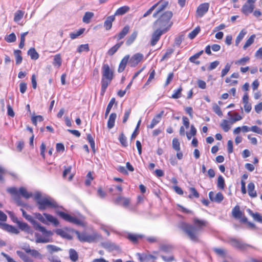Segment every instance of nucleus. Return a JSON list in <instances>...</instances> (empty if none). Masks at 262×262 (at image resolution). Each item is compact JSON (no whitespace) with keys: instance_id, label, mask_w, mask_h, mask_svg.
<instances>
[{"instance_id":"1","label":"nucleus","mask_w":262,"mask_h":262,"mask_svg":"<svg viewBox=\"0 0 262 262\" xmlns=\"http://www.w3.org/2000/svg\"><path fill=\"white\" fill-rule=\"evenodd\" d=\"M193 224V225H191L182 223L181 228L192 241H197L200 232L203 227L206 226L207 222L205 221L194 219Z\"/></svg>"},{"instance_id":"2","label":"nucleus","mask_w":262,"mask_h":262,"mask_svg":"<svg viewBox=\"0 0 262 262\" xmlns=\"http://www.w3.org/2000/svg\"><path fill=\"white\" fill-rule=\"evenodd\" d=\"M172 16L173 13L170 11H167L160 14L154 24V28H158L167 32L173 24L170 20Z\"/></svg>"},{"instance_id":"3","label":"nucleus","mask_w":262,"mask_h":262,"mask_svg":"<svg viewBox=\"0 0 262 262\" xmlns=\"http://www.w3.org/2000/svg\"><path fill=\"white\" fill-rule=\"evenodd\" d=\"M40 210H44L48 208H56L57 207V203L51 197L47 195H42L41 193L36 192L34 195Z\"/></svg>"},{"instance_id":"4","label":"nucleus","mask_w":262,"mask_h":262,"mask_svg":"<svg viewBox=\"0 0 262 262\" xmlns=\"http://www.w3.org/2000/svg\"><path fill=\"white\" fill-rule=\"evenodd\" d=\"M101 95H103L107 87L113 78V72L107 64H103L102 68Z\"/></svg>"},{"instance_id":"5","label":"nucleus","mask_w":262,"mask_h":262,"mask_svg":"<svg viewBox=\"0 0 262 262\" xmlns=\"http://www.w3.org/2000/svg\"><path fill=\"white\" fill-rule=\"evenodd\" d=\"M78 239L81 242L94 243L101 239V235L97 232L94 231L91 234L86 232L80 233L78 231H75Z\"/></svg>"},{"instance_id":"6","label":"nucleus","mask_w":262,"mask_h":262,"mask_svg":"<svg viewBox=\"0 0 262 262\" xmlns=\"http://www.w3.org/2000/svg\"><path fill=\"white\" fill-rule=\"evenodd\" d=\"M43 216L39 213H34L35 217L43 224H47V221H48L53 223L55 226L58 225V221L52 215L48 213H43Z\"/></svg>"},{"instance_id":"7","label":"nucleus","mask_w":262,"mask_h":262,"mask_svg":"<svg viewBox=\"0 0 262 262\" xmlns=\"http://www.w3.org/2000/svg\"><path fill=\"white\" fill-rule=\"evenodd\" d=\"M168 5V2L167 1L161 0L156 3L154 6H155L156 11L154 13L152 16L155 18H157L160 14L163 13V11L165 10Z\"/></svg>"},{"instance_id":"8","label":"nucleus","mask_w":262,"mask_h":262,"mask_svg":"<svg viewBox=\"0 0 262 262\" xmlns=\"http://www.w3.org/2000/svg\"><path fill=\"white\" fill-rule=\"evenodd\" d=\"M25 219L33 225L34 227L36 230H39L43 234L46 235H52L53 233L51 231L47 230L44 227L41 226V225L37 223L34 219H33L31 215H28L26 216Z\"/></svg>"},{"instance_id":"9","label":"nucleus","mask_w":262,"mask_h":262,"mask_svg":"<svg viewBox=\"0 0 262 262\" xmlns=\"http://www.w3.org/2000/svg\"><path fill=\"white\" fill-rule=\"evenodd\" d=\"M229 242L233 247L241 250H245L248 248L252 247V246L249 244L244 243L242 241L233 238H230Z\"/></svg>"},{"instance_id":"10","label":"nucleus","mask_w":262,"mask_h":262,"mask_svg":"<svg viewBox=\"0 0 262 262\" xmlns=\"http://www.w3.org/2000/svg\"><path fill=\"white\" fill-rule=\"evenodd\" d=\"M57 213L60 217H61L66 221H68L72 223H74L76 225L81 224V221L74 216H71L62 211H59L57 212Z\"/></svg>"},{"instance_id":"11","label":"nucleus","mask_w":262,"mask_h":262,"mask_svg":"<svg viewBox=\"0 0 262 262\" xmlns=\"http://www.w3.org/2000/svg\"><path fill=\"white\" fill-rule=\"evenodd\" d=\"M155 29V31L152 33L151 40V45L154 46H155L157 42L159 40L161 36L163 34L166 33L167 31L158 28H154Z\"/></svg>"},{"instance_id":"12","label":"nucleus","mask_w":262,"mask_h":262,"mask_svg":"<svg viewBox=\"0 0 262 262\" xmlns=\"http://www.w3.org/2000/svg\"><path fill=\"white\" fill-rule=\"evenodd\" d=\"M209 4L208 3H205L200 5L196 9V17H202L208 11Z\"/></svg>"},{"instance_id":"13","label":"nucleus","mask_w":262,"mask_h":262,"mask_svg":"<svg viewBox=\"0 0 262 262\" xmlns=\"http://www.w3.org/2000/svg\"><path fill=\"white\" fill-rule=\"evenodd\" d=\"M143 55L140 53L135 54L129 59V64L132 67H136L143 58Z\"/></svg>"},{"instance_id":"14","label":"nucleus","mask_w":262,"mask_h":262,"mask_svg":"<svg viewBox=\"0 0 262 262\" xmlns=\"http://www.w3.org/2000/svg\"><path fill=\"white\" fill-rule=\"evenodd\" d=\"M209 197L212 201L217 203L221 202L224 199V196L221 192L215 194L213 192L210 191L209 193Z\"/></svg>"},{"instance_id":"15","label":"nucleus","mask_w":262,"mask_h":262,"mask_svg":"<svg viewBox=\"0 0 262 262\" xmlns=\"http://www.w3.org/2000/svg\"><path fill=\"white\" fill-rule=\"evenodd\" d=\"M0 227L2 228L10 233L17 234L19 233V230L14 226L7 224L0 223Z\"/></svg>"},{"instance_id":"16","label":"nucleus","mask_w":262,"mask_h":262,"mask_svg":"<svg viewBox=\"0 0 262 262\" xmlns=\"http://www.w3.org/2000/svg\"><path fill=\"white\" fill-rule=\"evenodd\" d=\"M254 8V5L252 3H246L243 5L242 8V12L245 15L251 13Z\"/></svg>"},{"instance_id":"17","label":"nucleus","mask_w":262,"mask_h":262,"mask_svg":"<svg viewBox=\"0 0 262 262\" xmlns=\"http://www.w3.org/2000/svg\"><path fill=\"white\" fill-rule=\"evenodd\" d=\"M55 233L63 238L68 239L72 238V236L69 234L67 229H57L55 230Z\"/></svg>"},{"instance_id":"18","label":"nucleus","mask_w":262,"mask_h":262,"mask_svg":"<svg viewBox=\"0 0 262 262\" xmlns=\"http://www.w3.org/2000/svg\"><path fill=\"white\" fill-rule=\"evenodd\" d=\"M7 191L10 193L11 194L14 196V199L18 203V205H20V198L18 196V191L15 187H10L7 189Z\"/></svg>"},{"instance_id":"19","label":"nucleus","mask_w":262,"mask_h":262,"mask_svg":"<svg viewBox=\"0 0 262 262\" xmlns=\"http://www.w3.org/2000/svg\"><path fill=\"white\" fill-rule=\"evenodd\" d=\"M164 114V111H162L159 114L157 115L152 120L151 122L148 127L153 128L161 120V117Z\"/></svg>"},{"instance_id":"20","label":"nucleus","mask_w":262,"mask_h":262,"mask_svg":"<svg viewBox=\"0 0 262 262\" xmlns=\"http://www.w3.org/2000/svg\"><path fill=\"white\" fill-rule=\"evenodd\" d=\"M129 56L128 55H126L124 57V58L122 59V60L121 61V62L120 63L119 66V68L118 69V72L121 73L124 70L127 63L128 62H129Z\"/></svg>"},{"instance_id":"21","label":"nucleus","mask_w":262,"mask_h":262,"mask_svg":"<svg viewBox=\"0 0 262 262\" xmlns=\"http://www.w3.org/2000/svg\"><path fill=\"white\" fill-rule=\"evenodd\" d=\"M248 193L251 198H256L257 196L256 191L255 190V185L253 182H250L248 185Z\"/></svg>"},{"instance_id":"22","label":"nucleus","mask_w":262,"mask_h":262,"mask_svg":"<svg viewBox=\"0 0 262 262\" xmlns=\"http://www.w3.org/2000/svg\"><path fill=\"white\" fill-rule=\"evenodd\" d=\"M115 20V15L108 16L104 24V26L106 30H110L112 26V23Z\"/></svg>"},{"instance_id":"23","label":"nucleus","mask_w":262,"mask_h":262,"mask_svg":"<svg viewBox=\"0 0 262 262\" xmlns=\"http://www.w3.org/2000/svg\"><path fill=\"white\" fill-rule=\"evenodd\" d=\"M16 253L17 255L24 261V262H34V260L31 259L26 254L20 251H17Z\"/></svg>"},{"instance_id":"24","label":"nucleus","mask_w":262,"mask_h":262,"mask_svg":"<svg viewBox=\"0 0 262 262\" xmlns=\"http://www.w3.org/2000/svg\"><path fill=\"white\" fill-rule=\"evenodd\" d=\"M116 117L117 115L116 113H112L110 115L108 120L107 121V127L109 129H111L114 126Z\"/></svg>"},{"instance_id":"25","label":"nucleus","mask_w":262,"mask_h":262,"mask_svg":"<svg viewBox=\"0 0 262 262\" xmlns=\"http://www.w3.org/2000/svg\"><path fill=\"white\" fill-rule=\"evenodd\" d=\"M247 212L249 213V215H250L253 219L258 222L261 223L262 222V216L260 215V214L258 213H253L252 211L250 209H248L247 210Z\"/></svg>"},{"instance_id":"26","label":"nucleus","mask_w":262,"mask_h":262,"mask_svg":"<svg viewBox=\"0 0 262 262\" xmlns=\"http://www.w3.org/2000/svg\"><path fill=\"white\" fill-rule=\"evenodd\" d=\"M129 10V7L127 6H124L118 8L116 12L115 13L114 15H122L125 13H126Z\"/></svg>"},{"instance_id":"27","label":"nucleus","mask_w":262,"mask_h":262,"mask_svg":"<svg viewBox=\"0 0 262 262\" xmlns=\"http://www.w3.org/2000/svg\"><path fill=\"white\" fill-rule=\"evenodd\" d=\"M46 249L50 254H53L54 252H58L62 250L60 248L53 245H47Z\"/></svg>"},{"instance_id":"28","label":"nucleus","mask_w":262,"mask_h":262,"mask_svg":"<svg viewBox=\"0 0 262 262\" xmlns=\"http://www.w3.org/2000/svg\"><path fill=\"white\" fill-rule=\"evenodd\" d=\"M102 246L110 250V251H113L114 250H117L118 249V246H116L114 243L110 242H106L102 244Z\"/></svg>"},{"instance_id":"29","label":"nucleus","mask_w":262,"mask_h":262,"mask_svg":"<svg viewBox=\"0 0 262 262\" xmlns=\"http://www.w3.org/2000/svg\"><path fill=\"white\" fill-rule=\"evenodd\" d=\"M129 30L128 26H125L121 30V31L116 36L118 40L121 39L128 33Z\"/></svg>"},{"instance_id":"30","label":"nucleus","mask_w":262,"mask_h":262,"mask_svg":"<svg viewBox=\"0 0 262 262\" xmlns=\"http://www.w3.org/2000/svg\"><path fill=\"white\" fill-rule=\"evenodd\" d=\"M18 194H20L25 199H29L32 196V194L27 191L24 187H20L18 190Z\"/></svg>"},{"instance_id":"31","label":"nucleus","mask_w":262,"mask_h":262,"mask_svg":"<svg viewBox=\"0 0 262 262\" xmlns=\"http://www.w3.org/2000/svg\"><path fill=\"white\" fill-rule=\"evenodd\" d=\"M122 43H123V41H121L119 43H117L115 46H114L108 51L107 54L110 56L114 55L117 52V51L119 49V48L121 46Z\"/></svg>"},{"instance_id":"32","label":"nucleus","mask_w":262,"mask_h":262,"mask_svg":"<svg viewBox=\"0 0 262 262\" xmlns=\"http://www.w3.org/2000/svg\"><path fill=\"white\" fill-rule=\"evenodd\" d=\"M138 35V32L137 31H134V32L127 38L126 41V44L127 46L130 45L136 39Z\"/></svg>"},{"instance_id":"33","label":"nucleus","mask_w":262,"mask_h":262,"mask_svg":"<svg viewBox=\"0 0 262 262\" xmlns=\"http://www.w3.org/2000/svg\"><path fill=\"white\" fill-rule=\"evenodd\" d=\"M28 54L30 56L31 58L33 60H36L39 57L38 53L34 48H32L29 50Z\"/></svg>"},{"instance_id":"34","label":"nucleus","mask_w":262,"mask_h":262,"mask_svg":"<svg viewBox=\"0 0 262 262\" xmlns=\"http://www.w3.org/2000/svg\"><path fill=\"white\" fill-rule=\"evenodd\" d=\"M94 13L91 12H86L83 17L82 21L86 24H89L90 22V20L94 16Z\"/></svg>"},{"instance_id":"35","label":"nucleus","mask_w":262,"mask_h":262,"mask_svg":"<svg viewBox=\"0 0 262 262\" xmlns=\"http://www.w3.org/2000/svg\"><path fill=\"white\" fill-rule=\"evenodd\" d=\"M17 224L21 230L27 232H30V228L27 223L19 221Z\"/></svg>"},{"instance_id":"36","label":"nucleus","mask_w":262,"mask_h":262,"mask_svg":"<svg viewBox=\"0 0 262 262\" xmlns=\"http://www.w3.org/2000/svg\"><path fill=\"white\" fill-rule=\"evenodd\" d=\"M69 255L70 258L72 261L75 262L77 260L78 256L77 252L75 250L73 249H70Z\"/></svg>"},{"instance_id":"37","label":"nucleus","mask_w":262,"mask_h":262,"mask_svg":"<svg viewBox=\"0 0 262 262\" xmlns=\"http://www.w3.org/2000/svg\"><path fill=\"white\" fill-rule=\"evenodd\" d=\"M232 215L235 218H240L242 216V212L240 211L238 206H236L232 210Z\"/></svg>"},{"instance_id":"38","label":"nucleus","mask_w":262,"mask_h":262,"mask_svg":"<svg viewBox=\"0 0 262 262\" xmlns=\"http://www.w3.org/2000/svg\"><path fill=\"white\" fill-rule=\"evenodd\" d=\"M30 254L32 257L35 258H38L39 259H42L43 258V255L39 252L37 250L35 249H32Z\"/></svg>"},{"instance_id":"39","label":"nucleus","mask_w":262,"mask_h":262,"mask_svg":"<svg viewBox=\"0 0 262 262\" xmlns=\"http://www.w3.org/2000/svg\"><path fill=\"white\" fill-rule=\"evenodd\" d=\"M89 50H90L89 46V45L88 43L83 44V45H81L79 46H78L77 49V51L79 53H81L83 52H87L89 51Z\"/></svg>"},{"instance_id":"40","label":"nucleus","mask_w":262,"mask_h":262,"mask_svg":"<svg viewBox=\"0 0 262 262\" xmlns=\"http://www.w3.org/2000/svg\"><path fill=\"white\" fill-rule=\"evenodd\" d=\"M255 38V35L254 34L251 35L246 41L245 44L243 47V49L246 50L247 48L250 46L253 42L254 39Z\"/></svg>"},{"instance_id":"41","label":"nucleus","mask_w":262,"mask_h":262,"mask_svg":"<svg viewBox=\"0 0 262 262\" xmlns=\"http://www.w3.org/2000/svg\"><path fill=\"white\" fill-rule=\"evenodd\" d=\"M115 102V99L113 98L110 100L109 103L108 104L105 113V118H106L108 114L110 113L111 108H112Z\"/></svg>"},{"instance_id":"42","label":"nucleus","mask_w":262,"mask_h":262,"mask_svg":"<svg viewBox=\"0 0 262 262\" xmlns=\"http://www.w3.org/2000/svg\"><path fill=\"white\" fill-rule=\"evenodd\" d=\"M84 29H83V28L80 29V30H79L76 32L71 33L70 34V36L71 38L72 39H75L79 36L81 35L84 32Z\"/></svg>"},{"instance_id":"43","label":"nucleus","mask_w":262,"mask_h":262,"mask_svg":"<svg viewBox=\"0 0 262 262\" xmlns=\"http://www.w3.org/2000/svg\"><path fill=\"white\" fill-rule=\"evenodd\" d=\"M53 64L54 66L60 67L61 64V58L60 54H56L54 56Z\"/></svg>"},{"instance_id":"44","label":"nucleus","mask_w":262,"mask_h":262,"mask_svg":"<svg viewBox=\"0 0 262 262\" xmlns=\"http://www.w3.org/2000/svg\"><path fill=\"white\" fill-rule=\"evenodd\" d=\"M21 52L20 50H15L14 51V55L16 59V63L18 64L20 63L22 61L23 58L21 56Z\"/></svg>"},{"instance_id":"45","label":"nucleus","mask_w":262,"mask_h":262,"mask_svg":"<svg viewBox=\"0 0 262 262\" xmlns=\"http://www.w3.org/2000/svg\"><path fill=\"white\" fill-rule=\"evenodd\" d=\"M246 34V32L243 30H242L238 36H237L236 40H235V45L238 46L239 43L241 42V41L243 39L245 35Z\"/></svg>"},{"instance_id":"46","label":"nucleus","mask_w":262,"mask_h":262,"mask_svg":"<svg viewBox=\"0 0 262 262\" xmlns=\"http://www.w3.org/2000/svg\"><path fill=\"white\" fill-rule=\"evenodd\" d=\"M24 12L21 10H18L14 14V20L16 22L19 21L23 17Z\"/></svg>"},{"instance_id":"47","label":"nucleus","mask_w":262,"mask_h":262,"mask_svg":"<svg viewBox=\"0 0 262 262\" xmlns=\"http://www.w3.org/2000/svg\"><path fill=\"white\" fill-rule=\"evenodd\" d=\"M221 126L225 132L229 131L231 128V126L229 124L228 121L227 120H223L221 124Z\"/></svg>"},{"instance_id":"48","label":"nucleus","mask_w":262,"mask_h":262,"mask_svg":"<svg viewBox=\"0 0 262 262\" xmlns=\"http://www.w3.org/2000/svg\"><path fill=\"white\" fill-rule=\"evenodd\" d=\"M200 31V27H196L193 31H192L188 34V37L190 39H192L198 34Z\"/></svg>"},{"instance_id":"49","label":"nucleus","mask_w":262,"mask_h":262,"mask_svg":"<svg viewBox=\"0 0 262 262\" xmlns=\"http://www.w3.org/2000/svg\"><path fill=\"white\" fill-rule=\"evenodd\" d=\"M172 145L173 148L175 150H176L177 151H179L180 150V142L178 139H177V138L173 139L172 142Z\"/></svg>"},{"instance_id":"50","label":"nucleus","mask_w":262,"mask_h":262,"mask_svg":"<svg viewBox=\"0 0 262 262\" xmlns=\"http://www.w3.org/2000/svg\"><path fill=\"white\" fill-rule=\"evenodd\" d=\"M217 187L221 189H223L225 186V181L222 176H219L217 182Z\"/></svg>"},{"instance_id":"51","label":"nucleus","mask_w":262,"mask_h":262,"mask_svg":"<svg viewBox=\"0 0 262 262\" xmlns=\"http://www.w3.org/2000/svg\"><path fill=\"white\" fill-rule=\"evenodd\" d=\"M182 88L180 86L177 90L174 91V93L172 95L171 98L173 99H178L181 97Z\"/></svg>"},{"instance_id":"52","label":"nucleus","mask_w":262,"mask_h":262,"mask_svg":"<svg viewBox=\"0 0 262 262\" xmlns=\"http://www.w3.org/2000/svg\"><path fill=\"white\" fill-rule=\"evenodd\" d=\"M5 39L7 42H13L16 41V37L15 34L14 33H12L6 36Z\"/></svg>"},{"instance_id":"53","label":"nucleus","mask_w":262,"mask_h":262,"mask_svg":"<svg viewBox=\"0 0 262 262\" xmlns=\"http://www.w3.org/2000/svg\"><path fill=\"white\" fill-rule=\"evenodd\" d=\"M196 133V129H195L194 125H191L190 131L189 133H187L186 136L188 140H190L191 138V136H195Z\"/></svg>"},{"instance_id":"54","label":"nucleus","mask_w":262,"mask_h":262,"mask_svg":"<svg viewBox=\"0 0 262 262\" xmlns=\"http://www.w3.org/2000/svg\"><path fill=\"white\" fill-rule=\"evenodd\" d=\"M119 140L121 145L124 147L127 146V143L126 141V138L123 134V133H121L119 136Z\"/></svg>"},{"instance_id":"55","label":"nucleus","mask_w":262,"mask_h":262,"mask_svg":"<svg viewBox=\"0 0 262 262\" xmlns=\"http://www.w3.org/2000/svg\"><path fill=\"white\" fill-rule=\"evenodd\" d=\"M213 111L219 116L221 117L223 116L222 112L221 110L220 107L216 104L214 103L212 106Z\"/></svg>"},{"instance_id":"56","label":"nucleus","mask_w":262,"mask_h":262,"mask_svg":"<svg viewBox=\"0 0 262 262\" xmlns=\"http://www.w3.org/2000/svg\"><path fill=\"white\" fill-rule=\"evenodd\" d=\"M230 68H231V64L227 63L226 64L224 69H223L222 71V72H221V77H224L228 73V72L229 71V70L230 69Z\"/></svg>"},{"instance_id":"57","label":"nucleus","mask_w":262,"mask_h":262,"mask_svg":"<svg viewBox=\"0 0 262 262\" xmlns=\"http://www.w3.org/2000/svg\"><path fill=\"white\" fill-rule=\"evenodd\" d=\"M250 60V58L249 57L247 56L244 58H242L235 62V63L236 64H241V65H244L246 62L249 61Z\"/></svg>"},{"instance_id":"58","label":"nucleus","mask_w":262,"mask_h":262,"mask_svg":"<svg viewBox=\"0 0 262 262\" xmlns=\"http://www.w3.org/2000/svg\"><path fill=\"white\" fill-rule=\"evenodd\" d=\"M213 251L216 254L221 256H224L226 254V251L224 249L221 248H214Z\"/></svg>"},{"instance_id":"59","label":"nucleus","mask_w":262,"mask_h":262,"mask_svg":"<svg viewBox=\"0 0 262 262\" xmlns=\"http://www.w3.org/2000/svg\"><path fill=\"white\" fill-rule=\"evenodd\" d=\"M31 120L32 121V123L35 125H36L37 121L41 122L43 121V117L40 115L32 117Z\"/></svg>"},{"instance_id":"60","label":"nucleus","mask_w":262,"mask_h":262,"mask_svg":"<svg viewBox=\"0 0 262 262\" xmlns=\"http://www.w3.org/2000/svg\"><path fill=\"white\" fill-rule=\"evenodd\" d=\"M50 241H51L49 238L41 237H37L35 240V242L36 243H47Z\"/></svg>"},{"instance_id":"61","label":"nucleus","mask_w":262,"mask_h":262,"mask_svg":"<svg viewBox=\"0 0 262 262\" xmlns=\"http://www.w3.org/2000/svg\"><path fill=\"white\" fill-rule=\"evenodd\" d=\"M233 116H234V117L231 118L230 120L231 124H233L235 122L239 121L242 119V117L241 115H238L237 113H234L233 114Z\"/></svg>"},{"instance_id":"62","label":"nucleus","mask_w":262,"mask_h":262,"mask_svg":"<svg viewBox=\"0 0 262 262\" xmlns=\"http://www.w3.org/2000/svg\"><path fill=\"white\" fill-rule=\"evenodd\" d=\"M189 190L191 194L189 195V198H191L192 195L196 198L199 197V194L194 188L191 187Z\"/></svg>"},{"instance_id":"63","label":"nucleus","mask_w":262,"mask_h":262,"mask_svg":"<svg viewBox=\"0 0 262 262\" xmlns=\"http://www.w3.org/2000/svg\"><path fill=\"white\" fill-rule=\"evenodd\" d=\"M141 237V236L140 235L129 234L128 235V239L133 242H136L139 238Z\"/></svg>"},{"instance_id":"64","label":"nucleus","mask_w":262,"mask_h":262,"mask_svg":"<svg viewBox=\"0 0 262 262\" xmlns=\"http://www.w3.org/2000/svg\"><path fill=\"white\" fill-rule=\"evenodd\" d=\"M173 52V49H168L166 51L165 54L163 55L162 60H164V59L169 57L170 55Z\"/></svg>"}]
</instances>
